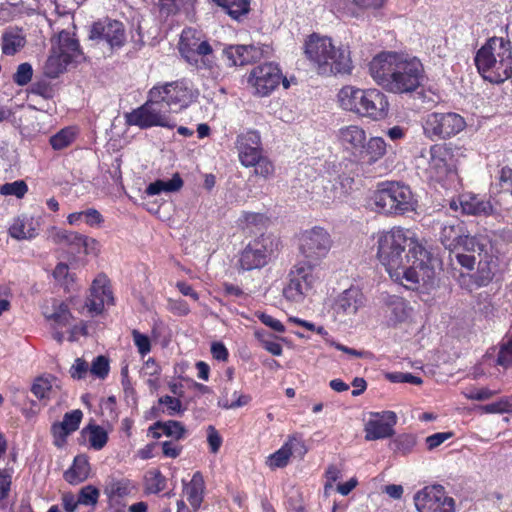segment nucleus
Returning <instances> with one entry per match:
<instances>
[{
    "label": "nucleus",
    "mask_w": 512,
    "mask_h": 512,
    "mask_svg": "<svg viewBox=\"0 0 512 512\" xmlns=\"http://www.w3.org/2000/svg\"><path fill=\"white\" fill-rule=\"evenodd\" d=\"M376 258L389 275L419 284V271L426 267L428 251L409 229L392 227L376 233Z\"/></svg>",
    "instance_id": "obj_1"
},
{
    "label": "nucleus",
    "mask_w": 512,
    "mask_h": 512,
    "mask_svg": "<svg viewBox=\"0 0 512 512\" xmlns=\"http://www.w3.org/2000/svg\"><path fill=\"white\" fill-rule=\"evenodd\" d=\"M369 73L384 90L397 95L411 93L421 87L425 79L423 63L404 53L381 52L369 63Z\"/></svg>",
    "instance_id": "obj_2"
},
{
    "label": "nucleus",
    "mask_w": 512,
    "mask_h": 512,
    "mask_svg": "<svg viewBox=\"0 0 512 512\" xmlns=\"http://www.w3.org/2000/svg\"><path fill=\"white\" fill-rule=\"evenodd\" d=\"M303 52L311 66L320 75L330 77L337 74H351L353 64L348 46H335L332 39L318 33L307 36Z\"/></svg>",
    "instance_id": "obj_3"
},
{
    "label": "nucleus",
    "mask_w": 512,
    "mask_h": 512,
    "mask_svg": "<svg viewBox=\"0 0 512 512\" xmlns=\"http://www.w3.org/2000/svg\"><path fill=\"white\" fill-rule=\"evenodd\" d=\"M476 69L484 80L503 83L512 77V43L508 38L492 36L477 50Z\"/></svg>",
    "instance_id": "obj_4"
},
{
    "label": "nucleus",
    "mask_w": 512,
    "mask_h": 512,
    "mask_svg": "<svg viewBox=\"0 0 512 512\" xmlns=\"http://www.w3.org/2000/svg\"><path fill=\"white\" fill-rule=\"evenodd\" d=\"M338 101L342 109L372 120L385 119L389 111V101L378 89L344 86L338 92Z\"/></svg>",
    "instance_id": "obj_5"
},
{
    "label": "nucleus",
    "mask_w": 512,
    "mask_h": 512,
    "mask_svg": "<svg viewBox=\"0 0 512 512\" xmlns=\"http://www.w3.org/2000/svg\"><path fill=\"white\" fill-rule=\"evenodd\" d=\"M372 200L376 211L385 214H405L414 211L417 205L410 186L395 181L378 183Z\"/></svg>",
    "instance_id": "obj_6"
},
{
    "label": "nucleus",
    "mask_w": 512,
    "mask_h": 512,
    "mask_svg": "<svg viewBox=\"0 0 512 512\" xmlns=\"http://www.w3.org/2000/svg\"><path fill=\"white\" fill-rule=\"evenodd\" d=\"M287 278L288 283L283 289L285 300L301 304L316 291L321 279L320 269L309 260H299L293 264Z\"/></svg>",
    "instance_id": "obj_7"
},
{
    "label": "nucleus",
    "mask_w": 512,
    "mask_h": 512,
    "mask_svg": "<svg viewBox=\"0 0 512 512\" xmlns=\"http://www.w3.org/2000/svg\"><path fill=\"white\" fill-rule=\"evenodd\" d=\"M178 51L186 62L197 68H214L213 48L204 40L201 32L193 27H185L180 35Z\"/></svg>",
    "instance_id": "obj_8"
},
{
    "label": "nucleus",
    "mask_w": 512,
    "mask_h": 512,
    "mask_svg": "<svg viewBox=\"0 0 512 512\" xmlns=\"http://www.w3.org/2000/svg\"><path fill=\"white\" fill-rule=\"evenodd\" d=\"M154 96V87H152L148 92L147 101L125 116L128 125L142 129L151 127L175 128V123L171 122L168 116V110H162L161 100Z\"/></svg>",
    "instance_id": "obj_9"
},
{
    "label": "nucleus",
    "mask_w": 512,
    "mask_h": 512,
    "mask_svg": "<svg viewBox=\"0 0 512 512\" xmlns=\"http://www.w3.org/2000/svg\"><path fill=\"white\" fill-rule=\"evenodd\" d=\"M153 87L154 97L159 98L162 105L174 111L191 106L199 97L198 89L194 88L192 81L187 79L157 83Z\"/></svg>",
    "instance_id": "obj_10"
},
{
    "label": "nucleus",
    "mask_w": 512,
    "mask_h": 512,
    "mask_svg": "<svg viewBox=\"0 0 512 512\" xmlns=\"http://www.w3.org/2000/svg\"><path fill=\"white\" fill-rule=\"evenodd\" d=\"M247 82L258 97H268L282 83L284 89L290 87V82L283 74L277 63L265 62L250 70Z\"/></svg>",
    "instance_id": "obj_11"
},
{
    "label": "nucleus",
    "mask_w": 512,
    "mask_h": 512,
    "mask_svg": "<svg viewBox=\"0 0 512 512\" xmlns=\"http://www.w3.org/2000/svg\"><path fill=\"white\" fill-rule=\"evenodd\" d=\"M83 53L74 34L68 31L58 33V45L53 46L52 53L46 62V73L51 78H56L67 69L68 64L77 61Z\"/></svg>",
    "instance_id": "obj_12"
},
{
    "label": "nucleus",
    "mask_w": 512,
    "mask_h": 512,
    "mask_svg": "<svg viewBox=\"0 0 512 512\" xmlns=\"http://www.w3.org/2000/svg\"><path fill=\"white\" fill-rule=\"evenodd\" d=\"M274 240L262 233L251 240L238 254L236 267L239 273L261 269L268 265L274 255Z\"/></svg>",
    "instance_id": "obj_13"
},
{
    "label": "nucleus",
    "mask_w": 512,
    "mask_h": 512,
    "mask_svg": "<svg viewBox=\"0 0 512 512\" xmlns=\"http://www.w3.org/2000/svg\"><path fill=\"white\" fill-rule=\"evenodd\" d=\"M466 120L457 112H430L423 124L424 134L429 139H448L461 133Z\"/></svg>",
    "instance_id": "obj_14"
},
{
    "label": "nucleus",
    "mask_w": 512,
    "mask_h": 512,
    "mask_svg": "<svg viewBox=\"0 0 512 512\" xmlns=\"http://www.w3.org/2000/svg\"><path fill=\"white\" fill-rule=\"evenodd\" d=\"M332 247V239L326 229L314 227L300 234V253L304 260L317 263L326 257Z\"/></svg>",
    "instance_id": "obj_15"
},
{
    "label": "nucleus",
    "mask_w": 512,
    "mask_h": 512,
    "mask_svg": "<svg viewBox=\"0 0 512 512\" xmlns=\"http://www.w3.org/2000/svg\"><path fill=\"white\" fill-rule=\"evenodd\" d=\"M455 148L451 143L434 144L429 148L428 172L435 181H443L456 171Z\"/></svg>",
    "instance_id": "obj_16"
},
{
    "label": "nucleus",
    "mask_w": 512,
    "mask_h": 512,
    "mask_svg": "<svg viewBox=\"0 0 512 512\" xmlns=\"http://www.w3.org/2000/svg\"><path fill=\"white\" fill-rule=\"evenodd\" d=\"M419 512H454V500L446 495L442 485L426 486L414 496Z\"/></svg>",
    "instance_id": "obj_17"
},
{
    "label": "nucleus",
    "mask_w": 512,
    "mask_h": 512,
    "mask_svg": "<svg viewBox=\"0 0 512 512\" xmlns=\"http://www.w3.org/2000/svg\"><path fill=\"white\" fill-rule=\"evenodd\" d=\"M89 39L105 41L111 50H118L126 43L125 24L107 17L92 23Z\"/></svg>",
    "instance_id": "obj_18"
},
{
    "label": "nucleus",
    "mask_w": 512,
    "mask_h": 512,
    "mask_svg": "<svg viewBox=\"0 0 512 512\" xmlns=\"http://www.w3.org/2000/svg\"><path fill=\"white\" fill-rule=\"evenodd\" d=\"M114 305V296L108 276L101 273L97 275L90 287V294L85 301L87 310L92 315H100L105 305Z\"/></svg>",
    "instance_id": "obj_19"
},
{
    "label": "nucleus",
    "mask_w": 512,
    "mask_h": 512,
    "mask_svg": "<svg viewBox=\"0 0 512 512\" xmlns=\"http://www.w3.org/2000/svg\"><path fill=\"white\" fill-rule=\"evenodd\" d=\"M396 423V414L391 410L372 412L365 424V439L377 440L392 437Z\"/></svg>",
    "instance_id": "obj_20"
},
{
    "label": "nucleus",
    "mask_w": 512,
    "mask_h": 512,
    "mask_svg": "<svg viewBox=\"0 0 512 512\" xmlns=\"http://www.w3.org/2000/svg\"><path fill=\"white\" fill-rule=\"evenodd\" d=\"M235 144L239 160L245 167H251L257 155L263 153L261 137L258 130L255 129H249L238 135Z\"/></svg>",
    "instance_id": "obj_21"
},
{
    "label": "nucleus",
    "mask_w": 512,
    "mask_h": 512,
    "mask_svg": "<svg viewBox=\"0 0 512 512\" xmlns=\"http://www.w3.org/2000/svg\"><path fill=\"white\" fill-rule=\"evenodd\" d=\"M365 303L366 297L361 288L350 286L336 297L332 308L336 315L351 316L357 314Z\"/></svg>",
    "instance_id": "obj_22"
},
{
    "label": "nucleus",
    "mask_w": 512,
    "mask_h": 512,
    "mask_svg": "<svg viewBox=\"0 0 512 512\" xmlns=\"http://www.w3.org/2000/svg\"><path fill=\"white\" fill-rule=\"evenodd\" d=\"M222 54L227 67H243V65L258 61L262 52L252 44H236L226 46Z\"/></svg>",
    "instance_id": "obj_23"
},
{
    "label": "nucleus",
    "mask_w": 512,
    "mask_h": 512,
    "mask_svg": "<svg viewBox=\"0 0 512 512\" xmlns=\"http://www.w3.org/2000/svg\"><path fill=\"white\" fill-rule=\"evenodd\" d=\"M54 239L56 242L70 247L75 252H83L85 255L99 250L98 240L89 238L75 231L59 230L54 236Z\"/></svg>",
    "instance_id": "obj_24"
},
{
    "label": "nucleus",
    "mask_w": 512,
    "mask_h": 512,
    "mask_svg": "<svg viewBox=\"0 0 512 512\" xmlns=\"http://www.w3.org/2000/svg\"><path fill=\"white\" fill-rule=\"evenodd\" d=\"M464 232H467L466 224L459 219H452L443 223L439 232V240L442 246L451 252V255L461 250V239Z\"/></svg>",
    "instance_id": "obj_25"
},
{
    "label": "nucleus",
    "mask_w": 512,
    "mask_h": 512,
    "mask_svg": "<svg viewBox=\"0 0 512 512\" xmlns=\"http://www.w3.org/2000/svg\"><path fill=\"white\" fill-rule=\"evenodd\" d=\"M83 412L80 409H74L66 412L62 422H56L51 425V434L55 438V444L60 445V441H65L69 434L74 433L81 424Z\"/></svg>",
    "instance_id": "obj_26"
},
{
    "label": "nucleus",
    "mask_w": 512,
    "mask_h": 512,
    "mask_svg": "<svg viewBox=\"0 0 512 512\" xmlns=\"http://www.w3.org/2000/svg\"><path fill=\"white\" fill-rule=\"evenodd\" d=\"M187 434V429L183 423L178 420H158L152 424L148 429V436L159 439L162 435L172 438V440L178 441L184 439Z\"/></svg>",
    "instance_id": "obj_27"
},
{
    "label": "nucleus",
    "mask_w": 512,
    "mask_h": 512,
    "mask_svg": "<svg viewBox=\"0 0 512 512\" xmlns=\"http://www.w3.org/2000/svg\"><path fill=\"white\" fill-rule=\"evenodd\" d=\"M339 138L343 145L349 147L353 151L361 153L366 143V132L363 128L357 125H350L342 127L339 130Z\"/></svg>",
    "instance_id": "obj_28"
},
{
    "label": "nucleus",
    "mask_w": 512,
    "mask_h": 512,
    "mask_svg": "<svg viewBox=\"0 0 512 512\" xmlns=\"http://www.w3.org/2000/svg\"><path fill=\"white\" fill-rule=\"evenodd\" d=\"M91 467L87 456L76 455L73 464L64 473V479L67 483L76 485L88 479Z\"/></svg>",
    "instance_id": "obj_29"
},
{
    "label": "nucleus",
    "mask_w": 512,
    "mask_h": 512,
    "mask_svg": "<svg viewBox=\"0 0 512 512\" xmlns=\"http://www.w3.org/2000/svg\"><path fill=\"white\" fill-rule=\"evenodd\" d=\"M135 490L136 485L134 482L126 478H112L104 487V493L108 496L109 501L125 499V497L131 495Z\"/></svg>",
    "instance_id": "obj_30"
},
{
    "label": "nucleus",
    "mask_w": 512,
    "mask_h": 512,
    "mask_svg": "<svg viewBox=\"0 0 512 512\" xmlns=\"http://www.w3.org/2000/svg\"><path fill=\"white\" fill-rule=\"evenodd\" d=\"M204 489L205 482L200 471L195 472L192 475V480L184 485L186 499L194 510L199 509L203 501Z\"/></svg>",
    "instance_id": "obj_31"
},
{
    "label": "nucleus",
    "mask_w": 512,
    "mask_h": 512,
    "mask_svg": "<svg viewBox=\"0 0 512 512\" xmlns=\"http://www.w3.org/2000/svg\"><path fill=\"white\" fill-rule=\"evenodd\" d=\"M386 154V143L382 137H371L366 140L364 148L360 153L363 162L375 164Z\"/></svg>",
    "instance_id": "obj_32"
},
{
    "label": "nucleus",
    "mask_w": 512,
    "mask_h": 512,
    "mask_svg": "<svg viewBox=\"0 0 512 512\" xmlns=\"http://www.w3.org/2000/svg\"><path fill=\"white\" fill-rule=\"evenodd\" d=\"M385 304L388 308V318L390 324L396 325L398 323L404 322L409 316L407 302L401 296H389Z\"/></svg>",
    "instance_id": "obj_33"
},
{
    "label": "nucleus",
    "mask_w": 512,
    "mask_h": 512,
    "mask_svg": "<svg viewBox=\"0 0 512 512\" xmlns=\"http://www.w3.org/2000/svg\"><path fill=\"white\" fill-rule=\"evenodd\" d=\"M268 218L265 213L243 211L238 219V228L242 232L252 233L267 227Z\"/></svg>",
    "instance_id": "obj_34"
},
{
    "label": "nucleus",
    "mask_w": 512,
    "mask_h": 512,
    "mask_svg": "<svg viewBox=\"0 0 512 512\" xmlns=\"http://www.w3.org/2000/svg\"><path fill=\"white\" fill-rule=\"evenodd\" d=\"M66 220L71 225H77L80 221H84L92 228H100L104 223L103 215L100 211L94 208L69 213Z\"/></svg>",
    "instance_id": "obj_35"
},
{
    "label": "nucleus",
    "mask_w": 512,
    "mask_h": 512,
    "mask_svg": "<svg viewBox=\"0 0 512 512\" xmlns=\"http://www.w3.org/2000/svg\"><path fill=\"white\" fill-rule=\"evenodd\" d=\"M460 205L462 211L467 214L488 215L493 212L491 203L480 200L476 195H462Z\"/></svg>",
    "instance_id": "obj_36"
},
{
    "label": "nucleus",
    "mask_w": 512,
    "mask_h": 512,
    "mask_svg": "<svg viewBox=\"0 0 512 512\" xmlns=\"http://www.w3.org/2000/svg\"><path fill=\"white\" fill-rule=\"evenodd\" d=\"M460 250L468 252H477L479 256L482 253H487V248L490 245V239L485 234H475L470 236L469 231L464 232V235L460 241Z\"/></svg>",
    "instance_id": "obj_37"
},
{
    "label": "nucleus",
    "mask_w": 512,
    "mask_h": 512,
    "mask_svg": "<svg viewBox=\"0 0 512 512\" xmlns=\"http://www.w3.org/2000/svg\"><path fill=\"white\" fill-rule=\"evenodd\" d=\"M184 181L179 173H175L170 180H157L148 185L145 190L147 195H158L162 192H176L182 189Z\"/></svg>",
    "instance_id": "obj_38"
},
{
    "label": "nucleus",
    "mask_w": 512,
    "mask_h": 512,
    "mask_svg": "<svg viewBox=\"0 0 512 512\" xmlns=\"http://www.w3.org/2000/svg\"><path fill=\"white\" fill-rule=\"evenodd\" d=\"M8 232L12 238L18 240L32 239L37 235V230L33 227V219L28 218L15 219Z\"/></svg>",
    "instance_id": "obj_39"
},
{
    "label": "nucleus",
    "mask_w": 512,
    "mask_h": 512,
    "mask_svg": "<svg viewBox=\"0 0 512 512\" xmlns=\"http://www.w3.org/2000/svg\"><path fill=\"white\" fill-rule=\"evenodd\" d=\"M77 136V129L73 126L64 127L50 138V145L55 151L67 148L72 145Z\"/></svg>",
    "instance_id": "obj_40"
},
{
    "label": "nucleus",
    "mask_w": 512,
    "mask_h": 512,
    "mask_svg": "<svg viewBox=\"0 0 512 512\" xmlns=\"http://www.w3.org/2000/svg\"><path fill=\"white\" fill-rule=\"evenodd\" d=\"M25 46V36L17 32H5L2 35V52L6 55H14Z\"/></svg>",
    "instance_id": "obj_41"
},
{
    "label": "nucleus",
    "mask_w": 512,
    "mask_h": 512,
    "mask_svg": "<svg viewBox=\"0 0 512 512\" xmlns=\"http://www.w3.org/2000/svg\"><path fill=\"white\" fill-rule=\"evenodd\" d=\"M218 6L224 8L227 14L237 19L250 11L249 0H213Z\"/></svg>",
    "instance_id": "obj_42"
},
{
    "label": "nucleus",
    "mask_w": 512,
    "mask_h": 512,
    "mask_svg": "<svg viewBox=\"0 0 512 512\" xmlns=\"http://www.w3.org/2000/svg\"><path fill=\"white\" fill-rule=\"evenodd\" d=\"M417 445V437L413 434H400L393 438L390 448L394 453L408 455Z\"/></svg>",
    "instance_id": "obj_43"
},
{
    "label": "nucleus",
    "mask_w": 512,
    "mask_h": 512,
    "mask_svg": "<svg viewBox=\"0 0 512 512\" xmlns=\"http://www.w3.org/2000/svg\"><path fill=\"white\" fill-rule=\"evenodd\" d=\"M83 431L88 432L90 446L95 451H101V449L107 445L109 435L107 430L100 425H89L84 428Z\"/></svg>",
    "instance_id": "obj_44"
},
{
    "label": "nucleus",
    "mask_w": 512,
    "mask_h": 512,
    "mask_svg": "<svg viewBox=\"0 0 512 512\" xmlns=\"http://www.w3.org/2000/svg\"><path fill=\"white\" fill-rule=\"evenodd\" d=\"M291 458V451L287 443L280 447L279 450L269 455L266 459V465L271 469L283 468L288 465Z\"/></svg>",
    "instance_id": "obj_45"
},
{
    "label": "nucleus",
    "mask_w": 512,
    "mask_h": 512,
    "mask_svg": "<svg viewBox=\"0 0 512 512\" xmlns=\"http://www.w3.org/2000/svg\"><path fill=\"white\" fill-rule=\"evenodd\" d=\"M52 380H54L53 377H38L33 381L31 391L36 398L40 400L51 398Z\"/></svg>",
    "instance_id": "obj_46"
},
{
    "label": "nucleus",
    "mask_w": 512,
    "mask_h": 512,
    "mask_svg": "<svg viewBox=\"0 0 512 512\" xmlns=\"http://www.w3.org/2000/svg\"><path fill=\"white\" fill-rule=\"evenodd\" d=\"M100 490L96 486L89 484L82 486L78 493V502L80 505L95 507L99 502Z\"/></svg>",
    "instance_id": "obj_47"
},
{
    "label": "nucleus",
    "mask_w": 512,
    "mask_h": 512,
    "mask_svg": "<svg viewBox=\"0 0 512 512\" xmlns=\"http://www.w3.org/2000/svg\"><path fill=\"white\" fill-rule=\"evenodd\" d=\"M48 318L53 322L55 327H65L71 323L73 315L67 304L60 303L55 312L50 314Z\"/></svg>",
    "instance_id": "obj_48"
},
{
    "label": "nucleus",
    "mask_w": 512,
    "mask_h": 512,
    "mask_svg": "<svg viewBox=\"0 0 512 512\" xmlns=\"http://www.w3.org/2000/svg\"><path fill=\"white\" fill-rule=\"evenodd\" d=\"M251 167H254V173L256 175L262 176L265 179L275 172L274 164L267 156L263 155V153L256 156L254 164Z\"/></svg>",
    "instance_id": "obj_49"
},
{
    "label": "nucleus",
    "mask_w": 512,
    "mask_h": 512,
    "mask_svg": "<svg viewBox=\"0 0 512 512\" xmlns=\"http://www.w3.org/2000/svg\"><path fill=\"white\" fill-rule=\"evenodd\" d=\"M30 92L32 95L41 96L44 99H52L55 95V89L51 81L46 78L34 81Z\"/></svg>",
    "instance_id": "obj_50"
},
{
    "label": "nucleus",
    "mask_w": 512,
    "mask_h": 512,
    "mask_svg": "<svg viewBox=\"0 0 512 512\" xmlns=\"http://www.w3.org/2000/svg\"><path fill=\"white\" fill-rule=\"evenodd\" d=\"M496 364L504 369L512 368V337L500 343Z\"/></svg>",
    "instance_id": "obj_51"
},
{
    "label": "nucleus",
    "mask_w": 512,
    "mask_h": 512,
    "mask_svg": "<svg viewBox=\"0 0 512 512\" xmlns=\"http://www.w3.org/2000/svg\"><path fill=\"white\" fill-rule=\"evenodd\" d=\"M28 191V185L23 180L4 183L0 187V194L15 195L18 199H22Z\"/></svg>",
    "instance_id": "obj_52"
},
{
    "label": "nucleus",
    "mask_w": 512,
    "mask_h": 512,
    "mask_svg": "<svg viewBox=\"0 0 512 512\" xmlns=\"http://www.w3.org/2000/svg\"><path fill=\"white\" fill-rule=\"evenodd\" d=\"M166 485V478L159 470L150 472V475L146 479V489L150 493L157 494L165 490Z\"/></svg>",
    "instance_id": "obj_53"
},
{
    "label": "nucleus",
    "mask_w": 512,
    "mask_h": 512,
    "mask_svg": "<svg viewBox=\"0 0 512 512\" xmlns=\"http://www.w3.org/2000/svg\"><path fill=\"white\" fill-rule=\"evenodd\" d=\"M131 334L138 353L142 358L146 357L151 351V339L148 335L136 329L132 330Z\"/></svg>",
    "instance_id": "obj_54"
},
{
    "label": "nucleus",
    "mask_w": 512,
    "mask_h": 512,
    "mask_svg": "<svg viewBox=\"0 0 512 512\" xmlns=\"http://www.w3.org/2000/svg\"><path fill=\"white\" fill-rule=\"evenodd\" d=\"M160 405L166 407V413L168 416H175L177 413H183L186 408L183 407L182 401L178 397L173 396H162L158 399Z\"/></svg>",
    "instance_id": "obj_55"
},
{
    "label": "nucleus",
    "mask_w": 512,
    "mask_h": 512,
    "mask_svg": "<svg viewBox=\"0 0 512 512\" xmlns=\"http://www.w3.org/2000/svg\"><path fill=\"white\" fill-rule=\"evenodd\" d=\"M32 78L33 67L28 62L19 64L13 75V81L20 87H23V85L29 83Z\"/></svg>",
    "instance_id": "obj_56"
},
{
    "label": "nucleus",
    "mask_w": 512,
    "mask_h": 512,
    "mask_svg": "<svg viewBox=\"0 0 512 512\" xmlns=\"http://www.w3.org/2000/svg\"><path fill=\"white\" fill-rule=\"evenodd\" d=\"M286 443L290 448L291 456L295 454L302 458L308 453V447L306 446L301 434L296 433L288 436Z\"/></svg>",
    "instance_id": "obj_57"
},
{
    "label": "nucleus",
    "mask_w": 512,
    "mask_h": 512,
    "mask_svg": "<svg viewBox=\"0 0 512 512\" xmlns=\"http://www.w3.org/2000/svg\"><path fill=\"white\" fill-rule=\"evenodd\" d=\"M91 373L100 379H105L109 374V360L104 356H98L92 361Z\"/></svg>",
    "instance_id": "obj_58"
},
{
    "label": "nucleus",
    "mask_w": 512,
    "mask_h": 512,
    "mask_svg": "<svg viewBox=\"0 0 512 512\" xmlns=\"http://www.w3.org/2000/svg\"><path fill=\"white\" fill-rule=\"evenodd\" d=\"M167 307L170 312L179 316H186L191 312L188 303L182 300V298H177L176 300L175 298H168Z\"/></svg>",
    "instance_id": "obj_59"
},
{
    "label": "nucleus",
    "mask_w": 512,
    "mask_h": 512,
    "mask_svg": "<svg viewBox=\"0 0 512 512\" xmlns=\"http://www.w3.org/2000/svg\"><path fill=\"white\" fill-rule=\"evenodd\" d=\"M207 440H208L209 451L213 454H216L223 443V438L218 433V430L216 427H214L212 425L208 426Z\"/></svg>",
    "instance_id": "obj_60"
},
{
    "label": "nucleus",
    "mask_w": 512,
    "mask_h": 512,
    "mask_svg": "<svg viewBox=\"0 0 512 512\" xmlns=\"http://www.w3.org/2000/svg\"><path fill=\"white\" fill-rule=\"evenodd\" d=\"M483 411L487 413H503L511 412L512 405L508 399H501L499 401L491 402L483 406Z\"/></svg>",
    "instance_id": "obj_61"
},
{
    "label": "nucleus",
    "mask_w": 512,
    "mask_h": 512,
    "mask_svg": "<svg viewBox=\"0 0 512 512\" xmlns=\"http://www.w3.org/2000/svg\"><path fill=\"white\" fill-rule=\"evenodd\" d=\"M454 436L453 432H442V433H435L433 435L426 437V446L429 451H432V449H435L436 447L442 445V443L445 442V440L450 439Z\"/></svg>",
    "instance_id": "obj_62"
},
{
    "label": "nucleus",
    "mask_w": 512,
    "mask_h": 512,
    "mask_svg": "<svg viewBox=\"0 0 512 512\" xmlns=\"http://www.w3.org/2000/svg\"><path fill=\"white\" fill-rule=\"evenodd\" d=\"M161 447L163 455L168 458H176L183 451V446L177 444L175 440H165L161 443Z\"/></svg>",
    "instance_id": "obj_63"
},
{
    "label": "nucleus",
    "mask_w": 512,
    "mask_h": 512,
    "mask_svg": "<svg viewBox=\"0 0 512 512\" xmlns=\"http://www.w3.org/2000/svg\"><path fill=\"white\" fill-rule=\"evenodd\" d=\"M87 372L88 363L81 358H77L74 361L72 368L70 370L71 377L74 379H83L86 377Z\"/></svg>",
    "instance_id": "obj_64"
}]
</instances>
